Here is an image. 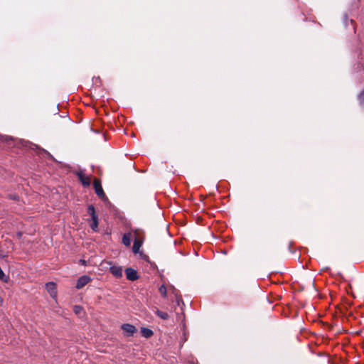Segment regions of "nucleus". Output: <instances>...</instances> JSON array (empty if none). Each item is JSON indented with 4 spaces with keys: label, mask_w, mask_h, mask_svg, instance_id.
Instances as JSON below:
<instances>
[{
    "label": "nucleus",
    "mask_w": 364,
    "mask_h": 364,
    "mask_svg": "<svg viewBox=\"0 0 364 364\" xmlns=\"http://www.w3.org/2000/svg\"><path fill=\"white\" fill-rule=\"evenodd\" d=\"M73 311L76 314H80L83 311V309L81 306L76 305L73 307Z\"/></svg>",
    "instance_id": "dca6fc26"
},
{
    "label": "nucleus",
    "mask_w": 364,
    "mask_h": 364,
    "mask_svg": "<svg viewBox=\"0 0 364 364\" xmlns=\"http://www.w3.org/2000/svg\"><path fill=\"white\" fill-rule=\"evenodd\" d=\"M122 329L127 333L128 336H133L134 333L136 332L137 329L136 328L129 323H124L122 326Z\"/></svg>",
    "instance_id": "0eeeda50"
},
{
    "label": "nucleus",
    "mask_w": 364,
    "mask_h": 364,
    "mask_svg": "<svg viewBox=\"0 0 364 364\" xmlns=\"http://www.w3.org/2000/svg\"><path fill=\"white\" fill-rule=\"evenodd\" d=\"M132 237V235L131 232L124 233L122 236V243L126 247H129L131 245V239Z\"/></svg>",
    "instance_id": "9d476101"
},
{
    "label": "nucleus",
    "mask_w": 364,
    "mask_h": 364,
    "mask_svg": "<svg viewBox=\"0 0 364 364\" xmlns=\"http://www.w3.org/2000/svg\"><path fill=\"white\" fill-rule=\"evenodd\" d=\"M181 300V298H179L176 296V301L178 302V304H179V301Z\"/></svg>",
    "instance_id": "f3484780"
},
{
    "label": "nucleus",
    "mask_w": 364,
    "mask_h": 364,
    "mask_svg": "<svg viewBox=\"0 0 364 364\" xmlns=\"http://www.w3.org/2000/svg\"><path fill=\"white\" fill-rule=\"evenodd\" d=\"M141 336L146 338H149L151 337L154 334V332L152 330L146 328V327H141L140 329Z\"/></svg>",
    "instance_id": "9b49d317"
},
{
    "label": "nucleus",
    "mask_w": 364,
    "mask_h": 364,
    "mask_svg": "<svg viewBox=\"0 0 364 364\" xmlns=\"http://www.w3.org/2000/svg\"><path fill=\"white\" fill-rule=\"evenodd\" d=\"M76 175L78 177V179L81 182L82 185L85 187H87L90 185L91 180L90 178L86 176L83 171L80 170L77 172Z\"/></svg>",
    "instance_id": "7ed1b4c3"
},
{
    "label": "nucleus",
    "mask_w": 364,
    "mask_h": 364,
    "mask_svg": "<svg viewBox=\"0 0 364 364\" xmlns=\"http://www.w3.org/2000/svg\"><path fill=\"white\" fill-rule=\"evenodd\" d=\"M46 287L50 296L55 298L57 296L56 284L54 282H50L46 284Z\"/></svg>",
    "instance_id": "423d86ee"
},
{
    "label": "nucleus",
    "mask_w": 364,
    "mask_h": 364,
    "mask_svg": "<svg viewBox=\"0 0 364 364\" xmlns=\"http://www.w3.org/2000/svg\"><path fill=\"white\" fill-rule=\"evenodd\" d=\"M132 237L134 240H139V241L144 242V232L142 230H134L132 231Z\"/></svg>",
    "instance_id": "1a4fd4ad"
},
{
    "label": "nucleus",
    "mask_w": 364,
    "mask_h": 364,
    "mask_svg": "<svg viewBox=\"0 0 364 364\" xmlns=\"http://www.w3.org/2000/svg\"><path fill=\"white\" fill-rule=\"evenodd\" d=\"M93 186L95 191L96 195L101 198L102 200H107V198L105 196V193L103 191V188L102 187L101 181L95 178L93 182Z\"/></svg>",
    "instance_id": "f03ea898"
},
{
    "label": "nucleus",
    "mask_w": 364,
    "mask_h": 364,
    "mask_svg": "<svg viewBox=\"0 0 364 364\" xmlns=\"http://www.w3.org/2000/svg\"><path fill=\"white\" fill-rule=\"evenodd\" d=\"M125 274L127 279L130 281H135L139 278L137 272L131 267L125 269Z\"/></svg>",
    "instance_id": "39448f33"
},
{
    "label": "nucleus",
    "mask_w": 364,
    "mask_h": 364,
    "mask_svg": "<svg viewBox=\"0 0 364 364\" xmlns=\"http://www.w3.org/2000/svg\"><path fill=\"white\" fill-rule=\"evenodd\" d=\"M156 314L164 320H166L168 318V314L166 312L161 311L160 310H156Z\"/></svg>",
    "instance_id": "ddd939ff"
},
{
    "label": "nucleus",
    "mask_w": 364,
    "mask_h": 364,
    "mask_svg": "<svg viewBox=\"0 0 364 364\" xmlns=\"http://www.w3.org/2000/svg\"><path fill=\"white\" fill-rule=\"evenodd\" d=\"M143 242L139 241V240H134V244L132 247V251L134 254L139 253L140 247H141Z\"/></svg>",
    "instance_id": "f8f14e48"
},
{
    "label": "nucleus",
    "mask_w": 364,
    "mask_h": 364,
    "mask_svg": "<svg viewBox=\"0 0 364 364\" xmlns=\"http://www.w3.org/2000/svg\"><path fill=\"white\" fill-rule=\"evenodd\" d=\"M87 213L90 215L91 219L88 220L90 227L93 232L98 231L99 219L98 215L96 213L95 208L92 205H90L87 208Z\"/></svg>",
    "instance_id": "f257e3e1"
},
{
    "label": "nucleus",
    "mask_w": 364,
    "mask_h": 364,
    "mask_svg": "<svg viewBox=\"0 0 364 364\" xmlns=\"http://www.w3.org/2000/svg\"><path fill=\"white\" fill-rule=\"evenodd\" d=\"M159 292L164 297H166L167 296V291L166 288L164 285H161L159 289Z\"/></svg>",
    "instance_id": "2eb2a0df"
},
{
    "label": "nucleus",
    "mask_w": 364,
    "mask_h": 364,
    "mask_svg": "<svg viewBox=\"0 0 364 364\" xmlns=\"http://www.w3.org/2000/svg\"><path fill=\"white\" fill-rule=\"evenodd\" d=\"M109 271L116 278H120L122 276V268L119 266H112Z\"/></svg>",
    "instance_id": "6e6552de"
},
{
    "label": "nucleus",
    "mask_w": 364,
    "mask_h": 364,
    "mask_svg": "<svg viewBox=\"0 0 364 364\" xmlns=\"http://www.w3.org/2000/svg\"><path fill=\"white\" fill-rule=\"evenodd\" d=\"M358 100L361 105H364V89L358 95Z\"/></svg>",
    "instance_id": "4468645a"
},
{
    "label": "nucleus",
    "mask_w": 364,
    "mask_h": 364,
    "mask_svg": "<svg viewBox=\"0 0 364 364\" xmlns=\"http://www.w3.org/2000/svg\"><path fill=\"white\" fill-rule=\"evenodd\" d=\"M3 304V299L0 296V306H1Z\"/></svg>",
    "instance_id": "a211bd4d"
},
{
    "label": "nucleus",
    "mask_w": 364,
    "mask_h": 364,
    "mask_svg": "<svg viewBox=\"0 0 364 364\" xmlns=\"http://www.w3.org/2000/svg\"><path fill=\"white\" fill-rule=\"evenodd\" d=\"M90 281L91 278L90 277L86 275L82 276L77 279L75 287L77 289H80L86 284H87Z\"/></svg>",
    "instance_id": "20e7f679"
}]
</instances>
